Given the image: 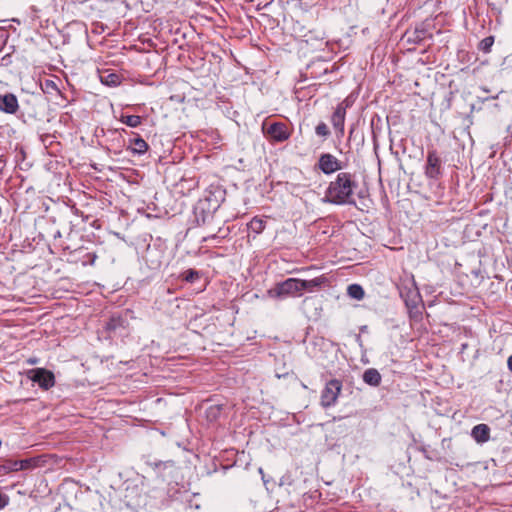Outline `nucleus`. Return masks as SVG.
Segmentation results:
<instances>
[{
    "label": "nucleus",
    "mask_w": 512,
    "mask_h": 512,
    "mask_svg": "<svg viewBox=\"0 0 512 512\" xmlns=\"http://www.w3.org/2000/svg\"><path fill=\"white\" fill-rule=\"evenodd\" d=\"M101 82L107 86L115 87L121 82L120 76L116 73H108L107 75H101Z\"/></svg>",
    "instance_id": "obj_20"
},
{
    "label": "nucleus",
    "mask_w": 512,
    "mask_h": 512,
    "mask_svg": "<svg viewBox=\"0 0 512 512\" xmlns=\"http://www.w3.org/2000/svg\"><path fill=\"white\" fill-rule=\"evenodd\" d=\"M9 503V497L0 492V509L5 508Z\"/></svg>",
    "instance_id": "obj_29"
},
{
    "label": "nucleus",
    "mask_w": 512,
    "mask_h": 512,
    "mask_svg": "<svg viewBox=\"0 0 512 512\" xmlns=\"http://www.w3.org/2000/svg\"><path fill=\"white\" fill-rule=\"evenodd\" d=\"M507 366H508V369L511 371L512 373V355L509 356L508 360H507Z\"/></svg>",
    "instance_id": "obj_31"
},
{
    "label": "nucleus",
    "mask_w": 512,
    "mask_h": 512,
    "mask_svg": "<svg viewBox=\"0 0 512 512\" xmlns=\"http://www.w3.org/2000/svg\"><path fill=\"white\" fill-rule=\"evenodd\" d=\"M315 132L318 136L327 137L330 134L328 126L324 122H320L316 128Z\"/></svg>",
    "instance_id": "obj_25"
},
{
    "label": "nucleus",
    "mask_w": 512,
    "mask_h": 512,
    "mask_svg": "<svg viewBox=\"0 0 512 512\" xmlns=\"http://www.w3.org/2000/svg\"><path fill=\"white\" fill-rule=\"evenodd\" d=\"M494 41H495L494 36H488L479 42L478 49L480 51H482L483 53L488 54L491 52Z\"/></svg>",
    "instance_id": "obj_22"
},
{
    "label": "nucleus",
    "mask_w": 512,
    "mask_h": 512,
    "mask_svg": "<svg viewBox=\"0 0 512 512\" xmlns=\"http://www.w3.org/2000/svg\"><path fill=\"white\" fill-rule=\"evenodd\" d=\"M398 290L400 297L404 300L408 308L417 307L421 300V296L413 277L410 280L403 281L398 286Z\"/></svg>",
    "instance_id": "obj_3"
},
{
    "label": "nucleus",
    "mask_w": 512,
    "mask_h": 512,
    "mask_svg": "<svg viewBox=\"0 0 512 512\" xmlns=\"http://www.w3.org/2000/svg\"><path fill=\"white\" fill-rule=\"evenodd\" d=\"M325 281H326V279L323 276L317 277V278H314V279H311V280H302V279H300V290H301V293L303 291L312 292L315 289L321 287L322 284Z\"/></svg>",
    "instance_id": "obj_15"
},
{
    "label": "nucleus",
    "mask_w": 512,
    "mask_h": 512,
    "mask_svg": "<svg viewBox=\"0 0 512 512\" xmlns=\"http://www.w3.org/2000/svg\"><path fill=\"white\" fill-rule=\"evenodd\" d=\"M221 413V407L219 405H210L206 409V417L209 421L216 420Z\"/></svg>",
    "instance_id": "obj_24"
},
{
    "label": "nucleus",
    "mask_w": 512,
    "mask_h": 512,
    "mask_svg": "<svg viewBox=\"0 0 512 512\" xmlns=\"http://www.w3.org/2000/svg\"><path fill=\"white\" fill-rule=\"evenodd\" d=\"M19 108L18 99L12 93L0 94V111L14 114Z\"/></svg>",
    "instance_id": "obj_11"
},
{
    "label": "nucleus",
    "mask_w": 512,
    "mask_h": 512,
    "mask_svg": "<svg viewBox=\"0 0 512 512\" xmlns=\"http://www.w3.org/2000/svg\"><path fill=\"white\" fill-rule=\"evenodd\" d=\"M43 83H44L43 89L45 92H50V90H55V91L58 90L57 86L53 80L46 79Z\"/></svg>",
    "instance_id": "obj_28"
},
{
    "label": "nucleus",
    "mask_w": 512,
    "mask_h": 512,
    "mask_svg": "<svg viewBox=\"0 0 512 512\" xmlns=\"http://www.w3.org/2000/svg\"><path fill=\"white\" fill-rule=\"evenodd\" d=\"M259 474L263 475V469L262 468H259Z\"/></svg>",
    "instance_id": "obj_34"
},
{
    "label": "nucleus",
    "mask_w": 512,
    "mask_h": 512,
    "mask_svg": "<svg viewBox=\"0 0 512 512\" xmlns=\"http://www.w3.org/2000/svg\"><path fill=\"white\" fill-rule=\"evenodd\" d=\"M184 281L194 283L200 278V272L195 269H188L181 274Z\"/></svg>",
    "instance_id": "obj_23"
},
{
    "label": "nucleus",
    "mask_w": 512,
    "mask_h": 512,
    "mask_svg": "<svg viewBox=\"0 0 512 512\" xmlns=\"http://www.w3.org/2000/svg\"><path fill=\"white\" fill-rule=\"evenodd\" d=\"M442 160L435 149L427 152L424 174L428 179L438 180L442 176Z\"/></svg>",
    "instance_id": "obj_7"
},
{
    "label": "nucleus",
    "mask_w": 512,
    "mask_h": 512,
    "mask_svg": "<svg viewBox=\"0 0 512 512\" xmlns=\"http://www.w3.org/2000/svg\"><path fill=\"white\" fill-rule=\"evenodd\" d=\"M349 107V102L346 100L342 103H340L334 113L331 117V123L333 127L340 131L341 133L344 132V122H345V116H346V109Z\"/></svg>",
    "instance_id": "obj_10"
},
{
    "label": "nucleus",
    "mask_w": 512,
    "mask_h": 512,
    "mask_svg": "<svg viewBox=\"0 0 512 512\" xmlns=\"http://www.w3.org/2000/svg\"><path fill=\"white\" fill-rule=\"evenodd\" d=\"M33 459H23L17 460L18 471L20 470H28L33 467Z\"/></svg>",
    "instance_id": "obj_27"
},
{
    "label": "nucleus",
    "mask_w": 512,
    "mask_h": 512,
    "mask_svg": "<svg viewBox=\"0 0 512 512\" xmlns=\"http://www.w3.org/2000/svg\"><path fill=\"white\" fill-rule=\"evenodd\" d=\"M348 295L355 300H362L364 298L365 292L361 285L359 284H351L347 288Z\"/></svg>",
    "instance_id": "obj_19"
},
{
    "label": "nucleus",
    "mask_w": 512,
    "mask_h": 512,
    "mask_svg": "<svg viewBox=\"0 0 512 512\" xmlns=\"http://www.w3.org/2000/svg\"><path fill=\"white\" fill-rule=\"evenodd\" d=\"M5 39V31L0 29V40L4 41Z\"/></svg>",
    "instance_id": "obj_32"
},
{
    "label": "nucleus",
    "mask_w": 512,
    "mask_h": 512,
    "mask_svg": "<svg viewBox=\"0 0 512 512\" xmlns=\"http://www.w3.org/2000/svg\"><path fill=\"white\" fill-rule=\"evenodd\" d=\"M266 222L259 217H253L251 221L248 223V229L255 234H260L265 229Z\"/></svg>",
    "instance_id": "obj_18"
},
{
    "label": "nucleus",
    "mask_w": 512,
    "mask_h": 512,
    "mask_svg": "<svg viewBox=\"0 0 512 512\" xmlns=\"http://www.w3.org/2000/svg\"><path fill=\"white\" fill-rule=\"evenodd\" d=\"M471 435L478 443L487 442L490 437V428L486 424H478L473 427Z\"/></svg>",
    "instance_id": "obj_12"
},
{
    "label": "nucleus",
    "mask_w": 512,
    "mask_h": 512,
    "mask_svg": "<svg viewBox=\"0 0 512 512\" xmlns=\"http://www.w3.org/2000/svg\"><path fill=\"white\" fill-rule=\"evenodd\" d=\"M26 376L43 390H49L55 385L53 372L45 368L29 369L26 372Z\"/></svg>",
    "instance_id": "obj_5"
},
{
    "label": "nucleus",
    "mask_w": 512,
    "mask_h": 512,
    "mask_svg": "<svg viewBox=\"0 0 512 512\" xmlns=\"http://www.w3.org/2000/svg\"><path fill=\"white\" fill-rule=\"evenodd\" d=\"M317 166L324 174L327 175L342 169L341 162L330 153L321 154L318 159Z\"/></svg>",
    "instance_id": "obj_9"
},
{
    "label": "nucleus",
    "mask_w": 512,
    "mask_h": 512,
    "mask_svg": "<svg viewBox=\"0 0 512 512\" xmlns=\"http://www.w3.org/2000/svg\"><path fill=\"white\" fill-rule=\"evenodd\" d=\"M357 183L353 175L348 172H340L335 180L331 181L322 198L323 203L334 205H356L354 190Z\"/></svg>",
    "instance_id": "obj_1"
},
{
    "label": "nucleus",
    "mask_w": 512,
    "mask_h": 512,
    "mask_svg": "<svg viewBox=\"0 0 512 512\" xmlns=\"http://www.w3.org/2000/svg\"><path fill=\"white\" fill-rule=\"evenodd\" d=\"M127 321L121 316L113 315L106 323L105 328L110 333H117L121 329H125Z\"/></svg>",
    "instance_id": "obj_14"
},
{
    "label": "nucleus",
    "mask_w": 512,
    "mask_h": 512,
    "mask_svg": "<svg viewBox=\"0 0 512 512\" xmlns=\"http://www.w3.org/2000/svg\"><path fill=\"white\" fill-rule=\"evenodd\" d=\"M342 390V382L338 379L328 381L321 392L320 404L323 408H329L336 404Z\"/></svg>",
    "instance_id": "obj_6"
},
{
    "label": "nucleus",
    "mask_w": 512,
    "mask_h": 512,
    "mask_svg": "<svg viewBox=\"0 0 512 512\" xmlns=\"http://www.w3.org/2000/svg\"><path fill=\"white\" fill-rule=\"evenodd\" d=\"M426 31L424 29H415L413 33V38H408V41H413L414 43L421 42L425 38Z\"/></svg>",
    "instance_id": "obj_26"
},
{
    "label": "nucleus",
    "mask_w": 512,
    "mask_h": 512,
    "mask_svg": "<svg viewBox=\"0 0 512 512\" xmlns=\"http://www.w3.org/2000/svg\"><path fill=\"white\" fill-rule=\"evenodd\" d=\"M264 134L274 142H284L289 139L291 132L283 122H273L269 125H263Z\"/></svg>",
    "instance_id": "obj_8"
},
{
    "label": "nucleus",
    "mask_w": 512,
    "mask_h": 512,
    "mask_svg": "<svg viewBox=\"0 0 512 512\" xmlns=\"http://www.w3.org/2000/svg\"><path fill=\"white\" fill-rule=\"evenodd\" d=\"M27 363L30 365H35L38 363V359L37 358H29V359H27Z\"/></svg>",
    "instance_id": "obj_30"
},
{
    "label": "nucleus",
    "mask_w": 512,
    "mask_h": 512,
    "mask_svg": "<svg viewBox=\"0 0 512 512\" xmlns=\"http://www.w3.org/2000/svg\"><path fill=\"white\" fill-rule=\"evenodd\" d=\"M362 378L366 384L373 386V387L379 386L381 383V379H382L381 374L375 368H369V369L365 370Z\"/></svg>",
    "instance_id": "obj_13"
},
{
    "label": "nucleus",
    "mask_w": 512,
    "mask_h": 512,
    "mask_svg": "<svg viewBox=\"0 0 512 512\" xmlns=\"http://www.w3.org/2000/svg\"><path fill=\"white\" fill-rule=\"evenodd\" d=\"M269 294L271 297L277 298L300 296V279L288 278L280 283H277L275 287L269 291Z\"/></svg>",
    "instance_id": "obj_2"
},
{
    "label": "nucleus",
    "mask_w": 512,
    "mask_h": 512,
    "mask_svg": "<svg viewBox=\"0 0 512 512\" xmlns=\"http://www.w3.org/2000/svg\"><path fill=\"white\" fill-rule=\"evenodd\" d=\"M18 471L17 460L7 459L0 464V476Z\"/></svg>",
    "instance_id": "obj_17"
},
{
    "label": "nucleus",
    "mask_w": 512,
    "mask_h": 512,
    "mask_svg": "<svg viewBox=\"0 0 512 512\" xmlns=\"http://www.w3.org/2000/svg\"><path fill=\"white\" fill-rule=\"evenodd\" d=\"M4 166V159H3V156H0V171L2 170Z\"/></svg>",
    "instance_id": "obj_33"
},
{
    "label": "nucleus",
    "mask_w": 512,
    "mask_h": 512,
    "mask_svg": "<svg viewBox=\"0 0 512 512\" xmlns=\"http://www.w3.org/2000/svg\"><path fill=\"white\" fill-rule=\"evenodd\" d=\"M219 207L218 204H211V198L205 197L200 199L194 206V216L198 225L208 223L212 218L214 212Z\"/></svg>",
    "instance_id": "obj_4"
},
{
    "label": "nucleus",
    "mask_w": 512,
    "mask_h": 512,
    "mask_svg": "<svg viewBox=\"0 0 512 512\" xmlns=\"http://www.w3.org/2000/svg\"><path fill=\"white\" fill-rule=\"evenodd\" d=\"M147 142L140 136L130 141V146L128 147L132 153L142 155L148 150Z\"/></svg>",
    "instance_id": "obj_16"
},
{
    "label": "nucleus",
    "mask_w": 512,
    "mask_h": 512,
    "mask_svg": "<svg viewBox=\"0 0 512 512\" xmlns=\"http://www.w3.org/2000/svg\"><path fill=\"white\" fill-rule=\"evenodd\" d=\"M120 121L132 128L138 127L142 122L138 115H122Z\"/></svg>",
    "instance_id": "obj_21"
}]
</instances>
